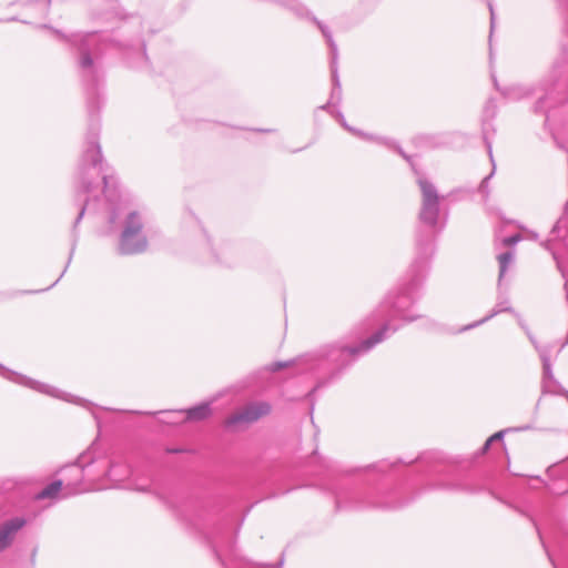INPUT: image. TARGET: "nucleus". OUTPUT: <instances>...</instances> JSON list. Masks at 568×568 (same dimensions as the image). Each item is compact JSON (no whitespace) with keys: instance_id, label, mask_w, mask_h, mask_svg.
Here are the masks:
<instances>
[{"instance_id":"nucleus-12","label":"nucleus","mask_w":568,"mask_h":568,"mask_svg":"<svg viewBox=\"0 0 568 568\" xmlns=\"http://www.w3.org/2000/svg\"><path fill=\"white\" fill-rule=\"evenodd\" d=\"M491 443H493V440H490V438H488L484 446V453H486L489 449Z\"/></svg>"},{"instance_id":"nucleus-2","label":"nucleus","mask_w":568,"mask_h":568,"mask_svg":"<svg viewBox=\"0 0 568 568\" xmlns=\"http://www.w3.org/2000/svg\"><path fill=\"white\" fill-rule=\"evenodd\" d=\"M185 420L187 422H201L207 419L212 415L210 404L204 403L195 407L189 408L185 412Z\"/></svg>"},{"instance_id":"nucleus-5","label":"nucleus","mask_w":568,"mask_h":568,"mask_svg":"<svg viewBox=\"0 0 568 568\" xmlns=\"http://www.w3.org/2000/svg\"><path fill=\"white\" fill-rule=\"evenodd\" d=\"M62 489V481L55 480L43 488L37 496L38 499L55 498Z\"/></svg>"},{"instance_id":"nucleus-11","label":"nucleus","mask_w":568,"mask_h":568,"mask_svg":"<svg viewBox=\"0 0 568 568\" xmlns=\"http://www.w3.org/2000/svg\"><path fill=\"white\" fill-rule=\"evenodd\" d=\"M503 435H504V432H497L495 433L494 435H491L489 438L490 440L495 442V440H498V439H501L503 438Z\"/></svg>"},{"instance_id":"nucleus-9","label":"nucleus","mask_w":568,"mask_h":568,"mask_svg":"<svg viewBox=\"0 0 568 568\" xmlns=\"http://www.w3.org/2000/svg\"><path fill=\"white\" fill-rule=\"evenodd\" d=\"M511 260H513V253H510V252L500 254L498 256V262L500 264V275H504V273L506 272L507 266Z\"/></svg>"},{"instance_id":"nucleus-6","label":"nucleus","mask_w":568,"mask_h":568,"mask_svg":"<svg viewBox=\"0 0 568 568\" xmlns=\"http://www.w3.org/2000/svg\"><path fill=\"white\" fill-rule=\"evenodd\" d=\"M26 525V520L23 518H13L6 524H3V528L9 532L14 535L19 529H21Z\"/></svg>"},{"instance_id":"nucleus-3","label":"nucleus","mask_w":568,"mask_h":568,"mask_svg":"<svg viewBox=\"0 0 568 568\" xmlns=\"http://www.w3.org/2000/svg\"><path fill=\"white\" fill-rule=\"evenodd\" d=\"M422 190H423L425 210L429 212V214H430L429 221L433 222L434 215H435V206L437 204L436 192L434 191V189L430 185H428L426 183L422 184Z\"/></svg>"},{"instance_id":"nucleus-7","label":"nucleus","mask_w":568,"mask_h":568,"mask_svg":"<svg viewBox=\"0 0 568 568\" xmlns=\"http://www.w3.org/2000/svg\"><path fill=\"white\" fill-rule=\"evenodd\" d=\"M13 536L14 535H12L7 529L1 527V529H0V551L10 546V544L13 540Z\"/></svg>"},{"instance_id":"nucleus-1","label":"nucleus","mask_w":568,"mask_h":568,"mask_svg":"<svg viewBox=\"0 0 568 568\" xmlns=\"http://www.w3.org/2000/svg\"><path fill=\"white\" fill-rule=\"evenodd\" d=\"M271 408L266 403H254L240 407L231 413L224 420L227 428H239L252 424L266 416Z\"/></svg>"},{"instance_id":"nucleus-8","label":"nucleus","mask_w":568,"mask_h":568,"mask_svg":"<svg viewBox=\"0 0 568 568\" xmlns=\"http://www.w3.org/2000/svg\"><path fill=\"white\" fill-rule=\"evenodd\" d=\"M135 214H132L130 216V225L125 229L124 231V236H130V235H133L135 233H138L140 230H141V223L140 222H136L135 223Z\"/></svg>"},{"instance_id":"nucleus-10","label":"nucleus","mask_w":568,"mask_h":568,"mask_svg":"<svg viewBox=\"0 0 568 568\" xmlns=\"http://www.w3.org/2000/svg\"><path fill=\"white\" fill-rule=\"evenodd\" d=\"M520 240H521V236L519 234H516V235L503 239L501 243L504 246H511V245L516 244L517 242H519Z\"/></svg>"},{"instance_id":"nucleus-4","label":"nucleus","mask_w":568,"mask_h":568,"mask_svg":"<svg viewBox=\"0 0 568 568\" xmlns=\"http://www.w3.org/2000/svg\"><path fill=\"white\" fill-rule=\"evenodd\" d=\"M381 341H382V333H377V334L373 335L372 337L363 341L358 346L345 347L344 351L347 352L349 355L355 356L363 351L369 349L371 347H373L375 344L379 343Z\"/></svg>"}]
</instances>
